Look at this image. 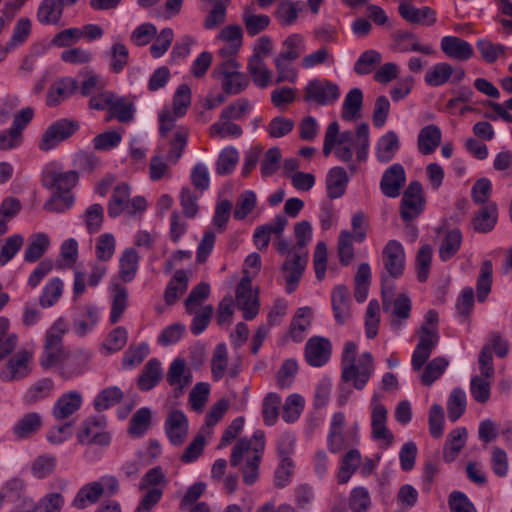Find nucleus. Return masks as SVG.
<instances>
[{
	"label": "nucleus",
	"instance_id": "13",
	"mask_svg": "<svg viewBox=\"0 0 512 512\" xmlns=\"http://www.w3.org/2000/svg\"><path fill=\"white\" fill-rule=\"evenodd\" d=\"M332 344L322 336L311 337L305 344V360L312 367H322L330 359Z\"/></svg>",
	"mask_w": 512,
	"mask_h": 512
},
{
	"label": "nucleus",
	"instance_id": "42",
	"mask_svg": "<svg viewBox=\"0 0 512 512\" xmlns=\"http://www.w3.org/2000/svg\"><path fill=\"white\" fill-rule=\"evenodd\" d=\"M130 187L126 183L118 184L111 195L108 203V215L111 218L118 217L122 212L126 211L129 204Z\"/></svg>",
	"mask_w": 512,
	"mask_h": 512
},
{
	"label": "nucleus",
	"instance_id": "3",
	"mask_svg": "<svg viewBox=\"0 0 512 512\" xmlns=\"http://www.w3.org/2000/svg\"><path fill=\"white\" fill-rule=\"evenodd\" d=\"M66 332L67 325L62 318L57 319L46 332L44 351L39 360L43 369L47 370L61 360L63 355L62 338Z\"/></svg>",
	"mask_w": 512,
	"mask_h": 512
},
{
	"label": "nucleus",
	"instance_id": "52",
	"mask_svg": "<svg viewBox=\"0 0 512 512\" xmlns=\"http://www.w3.org/2000/svg\"><path fill=\"white\" fill-rule=\"evenodd\" d=\"M124 397L123 392L116 386L108 387L98 393L93 401L94 409L98 412L105 411L120 403Z\"/></svg>",
	"mask_w": 512,
	"mask_h": 512
},
{
	"label": "nucleus",
	"instance_id": "2",
	"mask_svg": "<svg viewBox=\"0 0 512 512\" xmlns=\"http://www.w3.org/2000/svg\"><path fill=\"white\" fill-rule=\"evenodd\" d=\"M356 355V343L346 342L341 356V381L344 383L352 381L355 389L362 390L374 372V361L370 352H364L356 364Z\"/></svg>",
	"mask_w": 512,
	"mask_h": 512
},
{
	"label": "nucleus",
	"instance_id": "54",
	"mask_svg": "<svg viewBox=\"0 0 512 512\" xmlns=\"http://www.w3.org/2000/svg\"><path fill=\"white\" fill-rule=\"evenodd\" d=\"M187 141L188 130L184 127L178 128L169 140V151L166 154V160L171 164H176L182 157Z\"/></svg>",
	"mask_w": 512,
	"mask_h": 512
},
{
	"label": "nucleus",
	"instance_id": "60",
	"mask_svg": "<svg viewBox=\"0 0 512 512\" xmlns=\"http://www.w3.org/2000/svg\"><path fill=\"white\" fill-rule=\"evenodd\" d=\"M353 235L348 230L340 232L338 237L337 252L342 266H349L354 259Z\"/></svg>",
	"mask_w": 512,
	"mask_h": 512
},
{
	"label": "nucleus",
	"instance_id": "14",
	"mask_svg": "<svg viewBox=\"0 0 512 512\" xmlns=\"http://www.w3.org/2000/svg\"><path fill=\"white\" fill-rule=\"evenodd\" d=\"M498 216L497 203L490 201V203L480 206V208L474 212L470 225L476 233L487 234L496 227Z\"/></svg>",
	"mask_w": 512,
	"mask_h": 512
},
{
	"label": "nucleus",
	"instance_id": "39",
	"mask_svg": "<svg viewBox=\"0 0 512 512\" xmlns=\"http://www.w3.org/2000/svg\"><path fill=\"white\" fill-rule=\"evenodd\" d=\"M467 434L465 427H457L448 434L447 443L443 451V459L446 462L449 463L455 460L465 446Z\"/></svg>",
	"mask_w": 512,
	"mask_h": 512
},
{
	"label": "nucleus",
	"instance_id": "16",
	"mask_svg": "<svg viewBox=\"0 0 512 512\" xmlns=\"http://www.w3.org/2000/svg\"><path fill=\"white\" fill-rule=\"evenodd\" d=\"M166 380L174 389V396L179 397L184 390L192 383V373L186 368L185 360L176 358L170 364Z\"/></svg>",
	"mask_w": 512,
	"mask_h": 512
},
{
	"label": "nucleus",
	"instance_id": "34",
	"mask_svg": "<svg viewBox=\"0 0 512 512\" xmlns=\"http://www.w3.org/2000/svg\"><path fill=\"white\" fill-rule=\"evenodd\" d=\"M358 441L359 437L356 428L350 429L345 433L343 430L329 431L327 436V447L331 453L337 454L342 450L357 444Z\"/></svg>",
	"mask_w": 512,
	"mask_h": 512
},
{
	"label": "nucleus",
	"instance_id": "27",
	"mask_svg": "<svg viewBox=\"0 0 512 512\" xmlns=\"http://www.w3.org/2000/svg\"><path fill=\"white\" fill-rule=\"evenodd\" d=\"M162 375L161 362L157 358H151L139 374L137 386L141 391H149L158 385Z\"/></svg>",
	"mask_w": 512,
	"mask_h": 512
},
{
	"label": "nucleus",
	"instance_id": "64",
	"mask_svg": "<svg viewBox=\"0 0 512 512\" xmlns=\"http://www.w3.org/2000/svg\"><path fill=\"white\" fill-rule=\"evenodd\" d=\"M371 507L369 491L362 486L352 489L349 496V508L352 512H367Z\"/></svg>",
	"mask_w": 512,
	"mask_h": 512
},
{
	"label": "nucleus",
	"instance_id": "15",
	"mask_svg": "<svg viewBox=\"0 0 512 512\" xmlns=\"http://www.w3.org/2000/svg\"><path fill=\"white\" fill-rule=\"evenodd\" d=\"M398 13L409 24L432 26L437 21V13L429 6L417 8L409 2H402L398 6Z\"/></svg>",
	"mask_w": 512,
	"mask_h": 512
},
{
	"label": "nucleus",
	"instance_id": "36",
	"mask_svg": "<svg viewBox=\"0 0 512 512\" xmlns=\"http://www.w3.org/2000/svg\"><path fill=\"white\" fill-rule=\"evenodd\" d=\"M400 148V141L395 131H388L380 137L376 146V157L379 162H390Z\"/></svg>",
	"mask_w": 512,
	"mask_h": 512
},
{
	"label": "nucleus",
	"instance_id": "29",
	"mask_svg": "<svg viewBox=\"0 0 512 512\" xmlns=\"http://www.w3.org/2000/svg\"><path fill=\"white\" fill-rule=\"evenodd\" d=\"M442 133L438 126L434 124L423 127L417 138L418 150L423 155L432 154L441 144Z\"/></svg>",
	"mask_w": 512,
	"mask_h": 512
},
{
	"label": "nucleus",
	"instance_id": "55",
	"mask_svg": "<svg viewBox=\"0 0 512 512\" xmlns=\"http://www.w3.org/2000/svg\"><path fill=\"white\" fill-rule=\"evenodd\" d=\"M63 286V281L58 277L49 280L39 298L41 307L49 308L56 304L62 296Z\"/></svg>",
	"mask_w": 512,
	"mask_h": 512
},
{
	"label": "nucleus",
	"instance_id": "50",
	"mask_svg": "<svg viewBox=\"0 0 512 512\" xmlns=\"http://www.w3.org/2000/svg\"><path fill=\"white\" fill-rule=\"evenodd\" d=\"M150 425L151 410L147 407H142L131 417L127 432L131 437L138 438L147 432Z\"/></svg>",
	"mask_w": 512,
	"mask_h": 512
},
{
	"label": "nucleus",
	"instance_id": "58",
	"mask_svg": "<svg viewBox=\"0 0 512 512\" xmlns=\"http://www.w3.org/2000/svg\"><path fill=\"white\" fill-rule=\"evenodd\" d=\"M453 75V67L446 62L435 64L425 74V82L431 87L444 85Z\"/></svg>",
	"mask_w": 512,
	"mask_h": 512
},
{
	"label": "nucleus",
	"instance_id": "5",
	"mask_svg": "<svg viewBox=\"0 0 512 512\" xmlns=\"http://www.w3.org/2000/svg\"><path fill=\"white\" fill-rule=\"evenodd\" d=\"M78 180L77 171L63 172L57 168L56 163L46 165L41 173V184L44 188L63 194H72L71 190L77 185Z\"/></svg>",
	"mask_w": 512,
	"mask_h": 512
},
{
	"label": "nucleus",
	"instance_id": "53",
	"mask_svg": "<svg viewBox=\"0 0 512 512\" xmlns=\"http://www.w3.org/2000/svg\"><path fill=\"white\" fill-rule=\"evenodd\" d=\"M476 48L482 59L488 64H493L499 58L505 57L507 51V47L505 45L493 43L488 39H479L476 42Z\"/></svg>",
	"mask_w": 512,
	"mask_h": 512
},
{
	"label": "nucleus",
	"instance_id": "25",
	"mask_svg": "<svg viewBox=\"0 0 512 512\" xmlns=\"http://www.w3.org/2000/svg\"><path fill=\"white\" fill-rule=\"evenodd\" d=\"M394 41V48L399 52L414 51L425 55L434 53L430 45H420L417 42V36L410 31L397 30L392 35Z\"/></svg>",
	"mask_w": 512,
	"mask_h": 512
},
{
	"label": "nucleus",
	"instance_id": "4",
	"mask_svg": "<svg viewBox=\"0 0 512 512\" xmlns=\"http://www.w3.org/2000/svg\"><path fill=\"white\" fill-rule=\"evenodd\" d=\"M78 121L61 118L52 122L42 133L38 142V149L48 152L56 148L60 143L71 138L79 130Z\"/></svg>",
	"mask_w": 512,
	"mask_h": 512
},
{
	"label": "nucleus",
	"instance_id": "8",
	"mask_svg": "<svg viewBox=\"0 0 512 512\" xmlns=\"http://www.w3.org/2000/svg\"><path fill=\"white\" fill-rule=\"evenodd\" d=\"M106 423V417L103 415L90 416L85 419L82 423V430L77 435L79 443L108 446L111 442V435L104 431Z\"/></svg>",
	"mask_w": 512,
	"mask_h": 512
},
{
	"label": "nucleus",
	"instance_id": "7",
	"mask_svg": "<svg viewBox=\"0 0 512 512\" xmlns=\"http://www.w3.org/2000/svg\"><path fill=\"white\" fill-rule=\"evenodd\" d=\"M425 198L419 181H412L403 193L400 216L404 222H413L424 210Z\"/></svg>",
	"mask_w": 512,
	"mask_h": 512
},
{
	"label": "nucleus",
	"instance_id": "23",
	"mask_svg": "<svg viewBox=\"0 0 512 512\" xmlns=\"http://www.w3.org/2000/svg\"><path fill=\"white\" fill-rule=\"evenodd\" d=\"M78 88V82L70 77L61 78L53 83L46 97V104L49 107H55L62 101L68 99Z\"/></svg>",
	"mask_w": 512,
	"mask_h": 512
},
{
	"label": "nucleus",
	"instance_id": "17",
	"mask_svg": "<svg viewBox=\"0 0 512 512\" xmlns=\"http://www.w3.org/2000/svg\"><path fill=\"white\" fill-rule=\"evenodd\" d=\"M165 432L172 445H182L188 435L186 415L180 410L171 411L165 420Z\"/></svg>",
	"mask_w": 512,
	"mask_h": 512
},
{
	"label": "nucleus",
	"instance_id": "12",
	"mask_svg": "<svg viewBox=\"0 0 512 512\" xmlns=\"http://www.w3.org/2000/svg\"><path fill=\"white\" fill-rule=\"evenodd\" d=\"M383 264L387 275L382 276L399 278L405 269V252L402 244L397 240H390L383 249Z\"/></svg>",
	"mask_w": 512,
	"mask_h": 512
},
{
	"label": "nucleus",
	"instance_id": "59",
	"mask_svg": "<svg viewBox=\"0 0 512 512\" xmlns=\"http://www.w3.org/2000/svg\"><path fill=\"white\" fill-rule=\"evenodd\" d=\"M466 394L460 388H455L451 392L447 401V412L449 420L456 422L465 412Z\"/></svg>",
	"mask_w": 512,
	"mask_h": 512
},
{
	"label": "nucleus",
	"instance_id": "9",
	"mask_svg": "<svg viewBox=\"0 0 512 512\" xmlns=\"http://www.w3.org/2000/svg\"><path fill=\"white\" fill-rule=\"evenodd\" d=\"M419 342L412 354L411 365L414 371H420L427 363L439 341L437 328L421 326L417 331Z\"/></svg>",
	"mask_w": 512,
	"mask_h": 512
},
{
	"label": "nucleus",
	"instance_id": "31",
	"mask_svg": "<svg viewBox=\"0 0 512 512\" xmlns=\"http://www.w3.org/2000/svg\"><path fill=\"white\" fill-rule=\"evenodd\" d=\"M99 319L98 310L93 305H85L73 319V329L78 336H84L91 331Z\"/></svg>",
	"mask_w": 512,
	"mask_h": 512
},
{
	"label": "nucleus",
	"instance_id": "26",
	"mask_svg": "<svg viewBox=\"0 0 512 512\" xmlns=\"http://www.w3.org/2000/svg\"><path fill=\"white\" fill-rule=\"evenodd\" d=\"M349 177L343 167H333L326 177L327 196L331 199L341 198L347 189Z\"/></svg>",
	"mask_w": 512,
	"mask_h": 512
},
{
	"label": "nucleus",
	"instance_id": "49",
	"mask_svg": "<svg viewBox=\"0 0 512 512\" xmlns=\"http://www.w3.org/2000/svg\"><path fill=\"white\" fill-rule=\"evenodd\" d=\"M313 312L309 307L299 308L290 324L289 334L291 338L300 342L303 340V333L310 326Z\"/></svg>",
	"mask_w": 512,
	"mask_h": 512
},
{
	"label": "nucleus",
	"instance_id": "18",
	"mask_svg": "<svg viewBox=\"0 0 512 512\" xmlns=\"http://www.w3.org/2000/svg\"><path fill=\"white\" fill-rule=\"evenodd\" d=\"M406 181L405 170L401 164H393L385 170L380 182L382 193L389 198H396Z\"/></svg>",
	"mask_w": 512,
	"mask_h": 512
},
{
	"label": "nucleus",
	"instance_id": "56",
	"mask_svg": "<svg viewBox=\"0 0 512 512\" xmlns=\"http://www.w3.org/2000/svg\"><path fill=\"white\" fill-rule=\"evenodd\" d=\"M382 61L381 54L373 49L364 51L354 64L353 70L358 75H368L372 73L377 65Z\"/></svg>",
	"mask_w": 512,
	"mask_h": 512
},
{
	"label": "nucleus",
	"instance_id": "30",
	"mask_svg": "<svg viewBox=\"0 0 512 512\" xmlns=\"http://www.w3.org/2000/svg\"><path fill=\"white\" fill-rule=\"evenodd\" d=\"M135 114V107L132 101L125 97L115 96V101L109 107L105 115V122H110L113 119L118 120L120 123H129L133 120Z\"/></svg>",
	"mask_w": 512,
	"mask_h": 512
},
{
	"label": "nucleus",
	"instance_id": "32",
	"mask_svg": "<svg viewBox=\"0 0 512 512\" xmlns=\"http://www.w3.org/2000/svg\"><path fill=\"white\" fill-rule=\"evenodd\" d=\"M54 390V381L51 378H42L33 383L24 393L22 402L24 405H34L51 396Z\"/></svg>",
	"mask_w": 512,
	"mask_h": 512
},
{
	"label": "nucleus",
	"instance_id": "21",
	"mask_svg": "<svg viewBox=\"0 0 512 512\" xmlns=\"http://www.w3.org/2000/svg\"><path fill=\"white\" fill-rule=\"evenodd\" d=\"M42 426L41 415L37 412H28L15 422L12 434L16 440H27L35 436Z\"/></svg>",
	"mask_w": 512,
	"mask_h": 512
},
{
	"label": "nucleus",
	"instance_id": "38",
	"mask_svg": "<svg viewBox=\"0 0 512 512\" xmlns=\"http://www.w3.org/2000/svg\"><path fill=\"white\" fill-rule=\"evenodd\" d=\"M61 0H42L37 10V20L43 25H56L62 18Z\"/></svg>",
	"mask_w": 512,
	"mask_h": 512
},
{
	"label": "nucleus",
	"instance_id": "47",
	"mask_svg": "<svg viewBox=\"0 0 512 512\" xmlns=\"http://www.w3.org/2000/svg\"><path fill=\"white\" fill-rule=\"evenodd\" d=\"M462 238V232L458 228L449 230L446 233L439 247V258L443 262H447L458 253Z\"/></svg>",
	"mask_w": 512,
	"mask_h": 512
},
{
	"label": "nucleus",
	"instance_id": "48",
	"mask_svg": "<svg viewBox=\"0 0 512 512\" xmlns=\"http://www.w3.org/2000/svg\"><path fill=\"white\" fill-rule=\"evenodd\" d=\"M493 265L491 260H484L481 263L480 272L477 278L476 291L477 299L483 303L491 292L493 281Z\"/></svg>",
	"mask_w": 512,
	"mask_h": 512
},
{
	"label": "nucleus",
	"instance_id": "35",
	"mask_svg": "<svg viewBox=\"0 0 512 512\" xmlns=\"http://www.w3.org/2000/svg\"><path fill=\"white\" fill-rule=\"evenodd\" d=\"M29 353L25 350L18 352L7 363V370L1 374L4 381L18 380L26 377L28 370Z\"/></svg>",
	"mask_w": 512,
	"mask_h": 512
},
{
	"label": "nucleus",
	"instance_id": "1",
	"mask_svg": "<svg viewBox=\"0 0 512 512\" xmlns=\"http://www.w3.org/2000/svg\"><path fill=\"white\" fill-rule=\"evenodd\" d=\"M265 449V433L262 430H256L252 439L246 437L237 440L234 445L230 464L232 467H238L245 458V464L241 466L242 479L246 485H253L259 477V466Z\"/></svg>",
	"mask_w": 512,
	"mask_h": 512
},
{
	"label": "nucleus",
	"instance_id": "22",
	"mask_svg": "<svg viewBox=\"0 0 512 512\" xmlns=\"http://www.w3.org/2000/svg\"><path fill=\"white\" fill-rule=\"evenodd\" d=\"M440 47L447 57L459 61L469 60L474 55L472 45L456 36H444L441 39Z\"/></svg>",
	"mask_w": 512,
	"mask_h": 512
},
{
	"label": "nucleus",
	"instance_id": "19",
	"mask_svg": "<svg viewBox=\"0 0 512 512\" xmlns=\"http://www.w3.org/2000/svg\"><path fill=\"white\" fill-rule=\"evenodd\" d=\"M331 305L335 321L339 325H344L351 317V300L347 286L337 285L332 290Z\"/></svg>",
	"mask_w": 512,
	"mask_h": 512
},
{
	"label": "nucleus",
	"instance_id": "46",
	"mask_svg": "<svg viewBox=\"0 0 512 512\" xmlns=\"http://www.w3.org/2000/svg\"><path fill=\"white\" fill-rule=\"evenodd\" d=\"M50 239L45 233L33 234L24 253V260L28 263L38 261L48 250Z\"/></svg>",
	"mask_w": 512,
	"mask_h": 512
},
{
	"label": "nucleus",
	"instance_id": "33",
	"mask_svg": "<svg viewBox=\"0 0 512 512\" xmlns=\"http://www.w3.org/2000/svg\"><path fill=\"white\" fill-rule=\"evenodd\" d=\"M361 466V454L355 448L349 449L340 459L337 472L338 484H346Z\"/></svg>",
	"mask_w": 512,
	"mask_h": 512
},
{
	"label": "nucleus",
	"instance_id": "45",
	"mask_svg": "<svg viewBox=\"0 0 512 512\" xmlns=\"http://www.w3.org/2000/svg\"><path fill=\"white\" fill-rule=\"evenodd\" d=\"M90 357L86 352L78 351L68 356L62 367L61 376L64 379H71L82 374L89 363Z\"/></svg>",
	"mask_w": 512,
	"mask_h": 512
},
{
	"label": "nucleus",
	"instance_id": "11",
	"mask_svg": "<svg viewBox=\"0 0 512 512\" xmlns=\"http://www.w3.org/2000/svg\"><path fill=\"white\" fill-rule=\"evenodd\" d=\"M236 303L247 321L253 320L259 313V298L256 293H253L252 281L248 276H244L237 285Z\"/></svg>",
	"mask_w": 512,
	"mask_h": 512
},
{
	"label": "nucleus",
	"instance_id": "51",
	"mask_svg": "<svg viewBox=\"0 0 512 512\" xmlns=\"http://www.w3.org/2000/svg\"><path fill=\"white\" fill-rule=\"evenodd\" d=\"M110 59L109 69L112 73H121L129 62V50L125 44L115 42L106 53Z\"/></svg>",
	"mask_w": 512,
	"mask_h": 512
},
{
	"label": "nucleus",
	"instance_id": "41",
	"mask_svg": "<svg viewBox=\"0 0 512 512\" xmlns=\"http://www.w3.org/2000/svg\"><path fill=\"white\" fill-rule=\"evenodd\" d=\"M188 287V277L183 269L176 270L173 277L168 282L164 291V300L167 305H173L179 299Z\"/></svg>",
	"mask_w": 512,
	"mask_h": 512
},
{
	"label": "nucleus",
	"instance_id": "37",
	"mask_svg": "<svg viewBox=\"0 0 512 512\" xmlns=\"http://www.w3.org/2000/svg\"><path fill=\"white\" fill-rule=\"evenodd\" d=\"M140 256L134 248H127L119 259V277L125 282H131L137 274Z\"/></svg>",
	"mask_w": 512,
	"mask_h": 512
},
{
	"label": "nucleus",
	"instance_id": "44",
	"mask_svg": "<svg viewBox=\"0 0 512 512\" xmlns=\"http://www.w3.org/2000/svg\"><path fill=\"white\" fill-rule=\"evenodd\" d=\"M247 70L254 84L259 88H266L270 84L271 72L266 67L264 60L261 59L258 54L250 56L247 64Z\"/></svg>",
	"mask_w": 512,
	"mask_h": 512
},
{
	"label": "nucleus",
	"instance_id": "61",
	"mask_svg": "<svg viewBox=\"0 0 512 512\" xmlns=\"http://www.w3.org/2000/svg\"><path fill=\"white\" fill-rule=\"evenodd\" d=\"M448 364V360L444 357H436L428 362L421 375L422 384L432 385L444 373Z\"/></svg>",
	"mask_w": 512,
	"mask_h": 512
},
{
	"label": "nucleus",
	"instance_id": "20",
	"mask_svg": "<svg viewBox=\"0 0 512 512\" xmlns=\"http://www.w3.org/2000/svg\"><path fill=\"white\" fill-rule=\"evenodd\" d=\"M82 403L83 398L80 392L68 391L56 400L52 408V415L58 421L66 420L81 408Z\"/></svg>",
	"mask_w": 512,
	"mask_h": 512
},
{
	"label": "nucleus",
	"instance_id": "24",
	"mask_svg": "<svg viewBox=\"0 0 512 512\" xmlns=\"http://www.w3.org/2000/svg\"><path fill=\"white\" fill-rule=\"evenodd\" d=\"M306 263V255L301 256L299 254H294L292 258L286 259L283 263L282 270L288 272L285 277L287 293L294 292L298 287V283L302 277Z\"/></svg>",
	"mask_w": 512,
	"mask_h": 512
},
{
	"label": "nucleus",
	"instance_id": "62",
	"mask_svg": "<svg viewBox=\"0 0 512 512\" xmlns=\"http://www.w3.org/2000/svg\"><path fill=\"white\" fill-rule=\"evenodd\" d=\"M239 160V154L233 147H227L221 151L216 161V173L219 175L231 174Z\"/></svg>",
	"mask_w": 512,
	"mask_h": 512
},
{
	"label": "nucleus",
	"instance_id": "43",
	"mask_svg": "<svg viewBox=\"0 0 512 512\" xmlns=\"http://www.w3.org/2000/svg\"><path fill=\"white\" fill-rule=\"evenodd\" d=\"M363 105V92L360 88L351 89L342 105L341 117L345 121H352L360 117V111Z\"/></svg>",
	"mask_w": 512,
	"mask_h": 512
},
{
	"label": "nucleus",
	"instance_id": "28",
	"mask_svg": "<svg viewBox=\"0 0 512 512\" xmlns=\"http://www.w3.org/2000/svg\"><path fill=\"white\" fill-rule=\"evenodd\" d=\"M286 441H288V438L281 440L277 448L280 464L275 471L274 481L275 486L278 488L285 487L290 482V478L293 474V461L289 457V450L284 447Z\"/></svg>",
	"mask_w": 512,
	"mask_h": 512
},
{
	"label": "nucleus",
	"instance_id": "6",
	"mask_svg": "<svg viewBox=\"0 0 512 512\" xmlns=\"http://www.w3.org/2000/svg\"><path fill=\"white\" fill-rule=\"evenodd\" d=\"M339 97V86L327 79H313L304 88V101L318 106L334 104Z\"/></svg>",
	"mask_w": 512,
	"mask_h": 512
},
{
	"label": "nucleus",
	"instance_id": "63",
	"mask_svg": "<svg viewBox=\"0 0 512 512\" xmlns=\"http://www.w3.org/2000/svg\"><path fill=\"white\" fill-rule=\"evenodd\" d=\"M191 89L187 84H181L177 87L172 101L173 114L176 117H182L186 114L191 105Z\"/></svg>",
	"mask_w": 512,
	"mask_h": 512
},
{
	"label": "nucleus",
	"instance_id": "57",
	"mask_svg": "<svg viewBox=\"0 0 512 512\" xmlns=\"http://www.w3.org/2000/svg\"><path fill=\"white\" fill-rule=\"evenodd\" d=\"M304 51L303 37L300 34H292L284 40L283 49L278 57L288 62H293L297 60Z\"/></svg>",
	"mask_w": 512,
	"mask_h": 512
},
{
	"label": "nucleus",
	"instance_id": "10",
	"mask_svg": "<svg viewBox=\"0 0 512 512\" xmlns=\"http://www.w3.org/2000/svg\"><path fill=\"white\" fill-rule=\"evenodd\" d=\"M394 296V285L393 283L386 277H381V298H382V307L384 311H388L393 304L392 315L399 319H408L411 311V301L409 297L401 293L399 294L394 301H392Z\"/></svg>",
	"mask_w": 512,
	"mask_h": 512
},
{
	"label": "nucleus",
	"instance_id": "40",
	"mask_svg": "<svg viewBox=\"0 0 512 512\" xmlns=\"http://www.w3.org/2000/svg\"><path fill=\"white\" fill-rule=\"evenodd\" d=\"M103 493L104 487L101 482L88 483L77 492L72 504L78 509H84L90 504L97 503Z\"/></svg>",
	"mask_w": 512,
	"mask_h": 512
}]
</instances>
